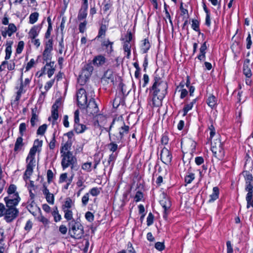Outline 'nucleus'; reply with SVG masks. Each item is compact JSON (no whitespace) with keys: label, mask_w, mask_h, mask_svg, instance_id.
<instances>
[{"label":"nucleus","mask_w":253,"mask_h":253,"mask_svg":"<svg viewBox=\"0 0 253 253\" xmlns=\"http://www.w3.org/2000/svg\"><path fill=\"white\" fill-rule=\"evenodd\" d=\"M168 84L166 82L162 81L160 77H154V83L151 87L153 91L152 98L154 106H158L162 103V100L167 93Z\"/></svg>","instance_id":"f257e3e1"},{"label":"nucleus","mask_w":253,"mask_h":253,"mask_svg":"<svg viewBox=\"0 0 253 253\" xmlns=\"http://www.w3.org/2000/svg\"><path fill=\"white\" fill-rule=\"evenodd\" d=\"M129 126H126L124 122L114 119L109 128L106 131L109 132L110 139L115 142H120L123 137L124 133H127Z\"/></svg>","instance_id":"f03ea898"},{"label":"nucleus","mask_w":253,"mask_h":253,"mask_svg":"<svg viewBox=\"0 0 253 253\" xmlns=\"http://www.w3.org/2000/svg\"><path fill=\"white\" fill-rule=\"evenodd\" d=\"M69 234L71 237L76 239H81L84 234L83 226L74 219L69 221L68 223Z\"/></svg>","instance_id":"7ed1b4c3"},{"label":"nucleus","mask_w":253,"mask_h":253,"mask_svg":"<svg viewBox=\"0 0 253 253\" xmlns=\"http://www.w3.org/2000/svg\"><path fill=\"white\" fill-rule=\"evenodd\" d=\"M6 204V210L4 219L7 222H10L15 219L19 214V211L16 208L19 202L4 201Z\"/></svg>","instance_id":"20e7f679"},{"label":"nucleus","mask_w":253,"mask_h":253,"mask_svg":"<svg viewBox=\"0 0 253 253\" xmlns=\"http://www.w3.org/2000/svg\"><path fill=\"white\" fill-rule=\"evenodd\" d=\"M77 101L78 106L81 109H85L87 102V94L83 88L79 89L76 93Z\"/></svg>","instance_id":"39448f33"},{"label":"nucleus","mask_w":253,"mask_h":253,"mask_svg":"<svg viewBox=\"0 0 253 253\" xmlns=\"http://www.w3.org/2000/svg\"><path fill=\"white\" fill-rule=\"evenodd\" d=\"M16 186L14 184H11L7 189L8 196L4 198V201H11L14 202H19L20 198L19 196L18 193L16 191Z\"/></svg>","instance_id":"423d86ee"},{"label":"nucleus","mask_w":253,"mask_h":253,"mask_svg":"<svg viewBox=\"0 0 253 253\" xmlns=\"http://www.w3.org/2000/svg\"><path fill=\"white\" fill-rule=\"evenodd\" d=\"M63 157L61 164L63 169L68 167L70 165H73L76 162V159L73 156L70 151H67L65 153H62Z\"/></svg>","instance_id":"0eeeda50"},{"label":"nucleus","mask_w":253,"mask_h":253,"mask_svg":"<svg viewBox=\"0 0 253 253\" xmlns=\"http://www.w3.org/2000/svg\"><path fill=\"white\" fill-rule=\"evenodd\" d=\"M93 70V67L91 63H88L84 65L78 78V83H80V81L82 79H84V81L88 79L91 76Z\"/></svg>","instance_id":"6e6552de"},{"label":"nucleus","mask_w":253,"mask_h":253,"mask_svg":"<svg viewBox=\"0 0 253 253\" xmlns=\"http://www.w3.org/2000/svg\"><path fill=\"white\" fill-rule=\"evenodd\" d=\"M79 111L77 110L74 113V130L77 133H81L86 129L85 125L79 123Z\"/></svg>","instance_id":"1a4fd4ad"},{"label":"nucleus","mask_w":253,"mask_h":253,"mask_svg":"<svg viewBox=\"0 0 253 253\" xmlns=\"http://www.w3.org/2000/svg\"><path fill=\"white\" fill-rule=\"evenodd\" d=\"M35 159H29V161L27 162V165L26 167V169L25 171L24 175V179L25 180L29 179L30 176L32 175L33 172V168L35 166Z\"/></svg>","instance_id":"9d476101"},{"label":"nucleus","mask_w":253,"mask_h":253,"mask_svg":"<svg viewBox=\"0 0 253 253\" xmlns=\"http://www.w3.org/2000/svg\"><path fill=\"white\" fill-rule=\"evenodd\" d=\"M101 83L104 84H110L112 85L114 84V75L112 70H108L105 72L103 77L101 79Z\"/></svg>","instance_id":"9b49d317"},{"label":"nucleus","mask_w":253,"mask_h":253,"mask_svg":"<svg viewBox=\"0 0 253 253\" xmlns=\"http://www.w3.org/2000/svg\"><path fill=\"white\" fill-rule=\"evenodd\" d=\"M85 109H86L87 113L92 115H96L99 110L97 105L93 98L90 99L88 103H86V107Z\"/></svg>","instance_id":"f8f14e48"},{"label":"nucleus","mask_w":253,"mask_h":253,"mask_svg":"<svg viewBox=\"0 0 253 253\" xmlns=\"http://www.w3.org/2000/svg\"><path fill=\"white\" fill-rule=\"evenodd\" d=\"M160 156L161 160L166 165H169L170 163L172 155L168 149L164 148L161 151Z\"/></svg>","instance_id":"ddd939ff"},{"label":"nucleus","mask_w":253,"mask_h":253,"mask_svg":"<svg viewBox=\"0 0 253 253\" xmlns=\"http://www.w3.org/2000/svg\"><path fill=\"white\" fill-rule=\"evenodd\" d=\"M42 145V141L36 139L34 144V146L31 148L29 155L26 159V162H28L29 159H35V154L37 151L38 147H41Z\"/></svg>","instance_id":"4468645a"},{"label":"nucleus","mask_w":253,"mask_h":253,"mask_svg":"<svg viewBox=\"0 0 253 253\" xmlns=\"http://www.w3.org/2000/svg\"><path fill=\"white\" fill-rule=\"evenodd\" d=\"M211 150L215 157L218 159H221L222 158L223 154V151L221 147V143L220 142L219 143L217 147L212 144Z\"/></svg>","instance_id":"2eb2a0df"},{"label":"nucleus","mask_w":253,"mask_h":253,"mask_svg":"<svg viewBox=\"0 0 253 253\" xmlns=\"http://www.w3.org/2000/svg\"><path fill=\"white\" fill-rule=\"evenodd\" d=\"M160 204L164 209V217L166 219L168 214V210L171 207V202L168 198H164L160 201Z\"/></svg>","instance_id":"dca6fc26"},{"label":"nucleus","mask_w":253,"mask_h":253,"mask_svg":"<svg viewBox=\"0 0 253 253\" xmlns=\"http://www.w3.org/2000/svg\"><path fill=\"white\" fill-rule=\"evenodd\" d=\"M245 191L247 192L246 200L248 202L253 197V185L252 182H246Z\"/></svg>","instance_id":"f3484780"},{"label":"nucleus","mask_w":253,"mask_h":253,"mask_svg":"<svg viewBox=\"0 0 253 253\" xmlns=\"http://www.w3.org/2000/svg\"><path fill=\"white\" fill-rule=\"evenodd\" d=\"M39 112L37 107L32 109V117L30 120V123L32 127L36 126V123L38 121Z\"/></svg>","instance_id":"a211bd4d"},{"label":"nucleus","mask_w":253,"mask_h":253,"mask_svg":"<svg viewBox=\"0 0 253 253\" xmlns=\"http://www.w3.org/2000/svg\"><path fill=\"white\" fill-rule=\"evenodd\" d=\"M27 208L33 215H36L37 212L40 211V209L37 206L34 201H32L31 203L28 204Z\"/></svg>","instance_id":"6ab92c4d"},{"label":"nucleus","mask_w":253,"mask_h":253,"mask_svg":"<svg viewBox=\"0 0 253 253\" xmlns=\"http://www.w3.org/2000/svg\"><path fill=\"white\" fill-rule=\"evenodd\" d=\"M41 27L39 26H34L33 27L28 33L29 38L32 40H34L35 38L38 36Z\"/></svg>","instance_id":"aec40b11"},{"label":"nucleus","mask_w":253,"mask_h":253,"mask_svg":"<svg viewBox=\"0 0 253 253\" xmlns=\"http://www.w3.org/2000/svg\"><path fill=\"white\" fill-rule=\"evenodd\" d=\"M106 58L102 55H99L95 56L92 60L93 64L97 66H102L106 62Z\"/></svg>","instance_id":"412c9836"},{"label":"nucleus","mask_w":253,"mask_h":253,"mask_svg":"<svg viewBox=\"0 0 253 253\" xmlns=\"http://www.w3.org/2000/svg\"><path fill=\"white\" fill-rule=\"evenodd\" d=\"M22 75H23V74H22L21 77L20 79V85L19 87H16V88L18 89V91L17 92V95H16V98H15L16 101H18L21 97V94L22 93H23L24 92H25V91H24V87L25 85L24 84V83L23 82Z\"/></svg>","instance_id":"4be33fe9"},{"label":"nucleus","mask_w":253,"mask_h":253,"mask_svg":"<svg viewBox=\"0 0 253 253\" xmlns=\"http://www.w3.org/2000/svg\"><path fill=\"white\" fill-rule=\"evenodd\" d=\"M42 56L43 60L46 62V66L44 67V69H45L46 66L51 67V64H53V62H48V61H50L51 59V51L44 50L43 52Z\"/></svg>","instance_id":"5701e85b"},{"label":"nucleus","mask_w":253,"mask_h":253,"mask_svg":"<svg viewBox=\"0 0 253 253\" xmlns=\"http://www.w3.org/2000/svg\"><path fill=\"white\" fill-rule=\"evenodd\" d=\"M219 194V188L217 187H214L212 190V193L210 196L209 202H212L218 198Z\"/></svg>","instance_id":"b1692460"},{"label":"nucleus","mask_w":253,"mask_h":253,"mask_svg":"<svg viewBox=\"0 0 253 253\" xmlns=\"http://www.w3.org/2000/svg\"><path fill=\"white\" fill-rule=\"evenodd\" d=\"M207 103L212 109L216 105L217 99L213 95L211 94L207 99Z\"/></svg>","instance_id":"393cba45"},{"label":"nucleus","mask_w":253,"mask_h":253,"mask_svg":"<svg viewBox=\"0 0 253 253\" xmlns=\"http://www.w3.org/2000/svg\"><path fill=\"white\" fill-rule=\"evenodd\" d=\"M22 136L18 137L16 141V142L15 143L14 146V151H19L21 149L22 146L24 145V143L23 142V138L22 137Z\"/></svg>","instance_id":"a878e982"},{"label":"nucleus","mask_w":253,"mask_h":253,"mask_svg":"<svg viewBox=\"0 0 253 253\" xmlns=\"http://www.w3.org/2000/svg\"><path fill=\"white\" fill-rule=\"evenodd\" d=\"M57 102H56L55 103H54L52 105V112H51L52 113L51 116H52V118H53L54 121H56L58 118V106L57 104Z\"/></svg>","instance_id":"bb28decb"},{"label":"nucleus","mask_w":253,"mask_h":253,"mask_svg":"<svg viewBox=\"0 0 253 253\" xmlns=\"http://www.w3.org/2000/svg\"><path fill=\"white\" fill-rule=\"evenodd\" d=\"M113 44V42L109 41V40L104 41L102 42V46H104L106 47L107 49V52L108 53H110L113 51V47L112 45Z\"/></svg>","instance_id":"cd10ccee"},{"label":"nucleus","mask_w":253,"mask_h":253,"mask_svg":"<svg viewBox=\"0 0 253 253\" xmlns=\"http://www.w3.org/2000/svg\"><path fill=\"white\" fill-rule=\"evenodd\" d=\"M72 146L71 140H68L61 148V153H65L67 151H69L68 150L71 148Z\"/></svg>","instance_id":"c85d7f7f"},{"label":"nucleus","mask_w":253,"mask_h":253,"mask_svg":"<svg viewBox=\"0 0 253 253\" xmlns=\"http://www.w3.org/2000/svg\"><path fill=\"white\" fill-rule=\"evenodd\" d=\"M17 30L16 27L15 25L11 23L8 25V27L7 28V35L9 37L11 36V35L15 33Z\"/></svg>","instance_id":"c756f323"},{"label":"nucleus","mask_w":253,"mask_h":253,"mask_svg":"<svg viewBox=\"0 0 253 253\" xmlns=\"http://www.w3.org/2000/svg\"><path fill=\"white\" fill-rule=\"evenodd\" d=\"M150 47V43L148 40L146 39H144L143 41V43L142 45L141 50L143 53H146L147 51L149 50Z\"/></svg>","instance_id":"7c9ffc66"},{"label":"nucleus","mask_w":253,"mask_h":253,"mask_svg":"<svg viewBox=\"0 0 253 253\" xmlns=\"http://www.w3.org/2000/svg\"><path fill=\"white\" fill-rule=\"evenodd\" d=\"M53 49V41L52 39H49L45 43V49L44 50L51 51Z\"/></svg>","instance_id":"2f4dec72"},{"label":"nucleus","mask_w":253,"mask_h":253,"mask_svg":"<svg viewBox=\"0 0 253 253\" xmlns=\"http://www.w3.org/2000/svg\"><path fill=\"white\" fill-rule=\"evenodd\" d=\"M107 30V27L104 24H101L98 32V35L97 38H101L102 36H105Z\"/></svg>","instance_id":"473e14b6"},{"label":"nucleus","mask_w":253,"mask_h":253,"mask_svg":"<svg viewBox=\"0 0 253 253\" xmlns=\"http://www.w3.org/2000/svg\"><path fill=\"white\" fill-rule=\"evenodd\" d=\"M52 214L54 217L55 222L59 221L61 219V216L59 214L57 207H55L53 211L52 212Z\"/></svg>","instance_id":"72a5a7b5"},{"label":"nucleus","mask_w":253,"mask_h":253,"mask_svg":"<svg viewBox=\"0 0 253 253\" xmlns=\"http://www.w3.org/2000/svg\"><path fill=\"white\" fill-rule=\"evenodd\" d=\"M39 17V13L38 12H34L31 14L29 17V23L30 24H34L37 20Z\"/></svg>","instance_id":"f704fd0d"},{"label":"nucleus","mask_w":253,"mask_h":253,"mask_svg":"<svg viewBox=\"0 0 253 253\" xmlns=\"http://www.w3.org/2000/svg\"><path fill=\"white\" fill-rule=\"evenodd\" d=\"M130 47L131 45L128 42H124L123 48L125 52H127V58H129L130 55Z\"/></svg>","instance_id":"c9c22d12"},{"label":"nucleus","mask_w":253,"mask_h":253,"mask_svg":"<svg viewBox=\"0 0 253 253\" xmlns=\"http://www.w3.org/2000/svg\"><path fill=\"white\" fill-rule=\"evenodd\" d=\"M246 182H252L253 180L252 175L248 171H244L243 172Z\"/></svg>","instance_id":"e433bc0d"},{"label":"nucleus","mask_w":253,"mask_h":253,"mask_svg":"<svg viewBox=\"0 0 253 253\" xmlns=\"http://www.w3.org/2000/svg\"><path fill=\"white\" fill-rule=\"evenodd\" d=\"M47 126L46 124H43V125L40 126L37 130V134L38 135H43L47 129Z\"/></svg>","instance_id":"4c0bfd02"},{"label":"nucleus","mask_w":253,"mask_h":253,"mask_svg":"<svg viewBox=\"0 0 253 253\" xmlns=\"http://www.w3.org/2000/svg\"><path fill=\"white\" fill-rule=\"evenodd\" d=\"M243 73L246 77L248 78H250L252 75L250 66H243Z\"/></svg>","instance_id":"58836bf2"},{"label":"nucleus","mask_w":253,"mask_h":253,"mask_svg":"<svg viewBox=\"0 0 253 253\" xmlns=\"http://www.w3.org/2000/svg\"><path fill=\"white\" fill-rule=\"evenodd\" d=\"M91 165L92 163L91 162L84 163L82 165V168L87 172H90L91 170Z\"/></svg>","instance_id":"ea45409f"},{"label":"nucleus","mask_w":253,"mask_h":253,"mask_svg":"<svg viewBox=\"0 0 253 253\" xmlns=\"http://www.w3.org/2000/svg\"><path fill=\"white\" fill-rule=\"evenodd\" d=\"M110 139L112 140L113 141L108 145V147L110 151H112L113 152H114L117 150L118 148V145L116 144V143L118 142H115V140H113L112 139Z\"/></svg>","instance_id":"a19ab883"},{"label":"nucleus","mask_w":253,"mask_h":253,"mask_svg":"<svg viewBox=\"0 0 253 253\" xmlns=\"http://www.w3.org/2000/svg\"><path fill=\"white\" fill-rule=\"evenodd\" d=\"M65 212L64 217L67 220H71L73 218V213L71 210L68 209L63 210Z\"/></svg>","instance_id":"79ce46f5"},{"label":"nucleus","mask_w":253,"mask_h":253,"mask_svg":"<svg viewBox=\"0 0 253 253\" xmlns=\"http://www.w3.org/2000/svg\"><path fill=\"white\" fill-rule=\"evenodd\" d=\"M119 253H136V252L132 247V244L130 243H128L127 244V251L123 250Z\"/></svg>","instance_id":"37998d69"},{"label":"nucleus","mask_w":253,"mask_h":253,"mask_svg":"<svg viewBox=\"0 0 253 253\" xmlns=\"http://www.w3.org/2000/svg\"><path fill=\"white\" fill-rule=\"evenodd\" d=\"M193 102H191L189 104H187L185 105L184 107L183 108V116H185L186 115L187 112L190 110L193 107Z\"/></svg>","instance_id":"c03bdc74"},{"label":"nucleus","mask_w":253,"mask_h":253,"mask_svg":"<svg viewBox=\"0 0 253 253\" xmlns=\"http://www.w3.org/2000/svg\"><path fill=\"white\" fill-rule=\"evenodd\" d=\"M27 126L25 123H23L20 124L19 126V133L20 134V136H23L24 135V132L26 130Z\"/></svg>","instance_id":"a18cd8bd"},{"label":"nucleus","mask_w":253,"mask_h":253,"mask_svg":"<svg viewBox=\"0 0 253 253\" xmlns=\"http://www.w3.org/2000/svg\"><path fill=\"white\" fill-rule=\"evenodd\" d=\"M87 16V11L80 10L78 15V19L79 20L81 21L86 17Z\"/></svg>","instance_id":"49530a36"},{"label":"nucleus","mask_w":253,"mask_h":253,"mask_svg":"<svg viewBox=\"0 0 253 253\" xmlns=\"http://www.w3.org/2000/svg\"><path fill=\"white\" fill-rule=\"evenodd\" d=\"M38 219L45 225H47L49 223L48 219L41 214L38 216Z\"/></svg>","instance_id":"de8ad7c7"},{"label":"nucleus","mask_w":253,"mask_h":253,"mask_svg":"<svg viewBox=\"0 0 253 253\" xmlns=\"http://www.w3.org/2000/svg\"><path fill=\"white\" fill-rule=\"evenodd\" d=\"M11 45H8L5 49V60H8L10 58L11 54Z\"/></svg>","instance_id":"09e8293b"},{"label":"nucleus","mask_w":253,"mask_h":253,"mask_svg":"<svg viewBox=\"0 0 253 253\" xmlns=\"http://www.w3.org/2000/svg\"><path fill=\"white\" fill-rule=\"evenodd\" d=\"M72 200L70 198H68L65 202V204L63 205V210H67L66 209H69L71 207Z\"/></svg>","instance_id":"8fccbe9b"},{"label":"nucleus","mask_w":253,"mask_h":253,"mask_svg":"<svg viewBox=\"0 0 253 253\" xmlns=\"http://www.w3.org/2000/svg\"><path fill=\"white\" fill-rule=\"evenodd\" d=\"M55 142H56V139H55V132H54L53 134V137L52 138L51 140L50 141L49 144V147L50 149L53 150L55 148Z\"/></svg>","instance_id":"3c124183"},{"label":"nucleus","mask_w":253,"mask_h":253,"mask_svg":"<svg viewBox=\"0 0 253 253\" xmlns=\"http://www.w3.org/2000/svg\"><path fill=\"white\" fill-rule=\"evenodd\" d=\"M194 174L191 173L185 177V181L187 184L190 183L194 179Z\"/></svg>","instance_id":"603ef678"},{"label":"nucleus","mask_w":253,"mask_h":253,"mask_svg":"<svg viewBox=\"0 0 253 253\" xmlns=\"http://www.w3.org/2000/svg\"><path fill=\"white\" fill-rule=\"evenodd\" d=\"M87 24L86 21H84L83 22H82L79 25V29L81 33H84L86 29V25Z\"/></svg>","instance_id":"864d4df0"},{"label":"nucleus","mask_w":253,"mask_h":253,"mask_svg":"<svg viewBox=\"0 0 253 253\" xmlns=\"http://www.w3.org/2000/svg\"><path fill=\"white\" fill-rule=\"evenodd\" d=\"M192 27L196 31H199V23L197 20H192Z\"/></svg>","instance_id":"5fc2aeb1"},{"label":"nucleus","mask_w":253,"mask_h":253,"mask_svg":"<svg viewBox=\"0 0 253 253\" xmlns=\"http://www.w3.org/2000/svg\"><path fill=\"white\" fill-rule=\"evenodd\" d=\"M154 215L151 212H150L147 218V224L148 226L152 225L153 223Z\"/></svg>","instance_id":"6e6d98bb"},{"label":"nucleus","mask_w":253,"mask_h":253,"mask_svg":"<svg viewBox=\"0 0 253 253\" xmlns=\"http://www.w3.org/2000/svg\"><path fill=\"white\" fill-rule=\"evenodd\" d=\"M89 192H90V194L91 195H92L93 196H96L100 194V189H99L97 187H94V188H92L90 190Z\"/></svg>","instance_id":"4d7b16f0"},{"label":"nucleus","mask_w":253,"mask_h":253,"mask_svg":"<svg viewBox=\"0 0 253 253\" xmlns=\"http://www.w3.org/2000/svg\"><path fill=\"white\" fill-rule=\"evenodd\" d=\"M45 198L47 202L50 204H53L54 203V196L52 194L50 193L45 196Z\"/></svg>","instance_id":"13d9d810"},{"label":"nucleus","mask_w":253,"mask_h":253,"mask_svg":"<svg viewBox=\"0 0 253 253\" xmlns=\"http://www.w3.org/2000/svg\"><path fill=\"white\" fill-rule=\"evenodd\" d=\"M24 43L23 41H20L18 42L17 48L16 49V52L18 54L20 53L23 48H24Z\"/></svg>","instance_id":"bf43d9fd"},{"label":"nucleus","mask_w":253,"mask_h":253,"mask_svg":"<svg viewBox=\"0 0 253 253\" xmlns=\"http://www.w3.org/2000/svg\"><path fill=\"white\" fill-rule=\"evenodd\" d=\"M85 218L89 222H91L94 220V215L90 211H87L86 212Z\"/></svg>","instance_id":"052dcab7"},{"label":"nucleus","mask_w":253,"mask_h":253,"mask_svg":"<svg viewBox=\"0 0 253 253\" xmlns=\"http://www.w3.org/2000/svg\"><path fill=\"white\" fill-rule=\"evenodd\" d=\"M116 158V155L115 154L112 153L109 156V157L107 161V165L106 166H108L111 163V162H113Z\"/></svg>","instance_id":"680f3d73"},{"label":"nucleus","mask_w":253,"mask_h":253,"mask_svg":"<svg viewBox=\"0 0 253 253\" xmlns=\"http://www.w3.org/2000/svg\"><path fill=\"white\" fill-rule=\"evenodd\" d=\"M155 248L159 251H162L165 249V245L164 243L157 242L155 245Z\"/></svg>","instance_id":"e2e57ef3"},{"label":"nucleus","mask_w":253,"mask_h":253,"mask_svg":"<svg viewBox=\"0 0 253 253\" xmlns=\"http://www.w3.org/2000/svg\"><path fill=\"white\" fill-rule=\"evenodd\" d=\"M89 200V194L86 193L82 198V202L84 206H86Z\"/></svg>","instance_id":"0e129e2a"},{"label":"nucleus","mask_w":253,"mask_h":253,"mask_svg":"<svg viewBox=\"0 0 253 253\" xmlns=\"http://www.w3.org/2000/svg\"><path fill=\"white\" fill-rule=\"evenodd\" d=\"M6 208L3 204L0 203V217L4 216Z\"/></svg>","instance_id":"69168bd1"},{"label":"nucleus","mask_w":253,"mask_h":253,"mask_svg":"<svg viewBox=\"0 0 253 253\" xmlns=\"http://www.w3.org/2000/svg\"><path fill=\"white\" fill-rule=\"evenodd\" d=\"M47 177L48 182H50L53 177V173L51 170L48 169L47 171Z\"/></svg>","instance_id":"338daca9"},{"label":"nucleus","mask_w":253,"mask_h":253,"mask_svg":"<svg viewBox=\"0 0 253 253\" xmlns=\"http://www.w3.org/2000/svg\"><path fill=\"white\" fill-rule=\"evenodd\" d=\"M143 197V195L142 192L140 191H137L136 193V195L134 197V199L136 202H138L141 200Z\"/></svg>","instance_id":"774afa93"}]
</instances>
